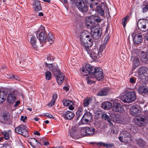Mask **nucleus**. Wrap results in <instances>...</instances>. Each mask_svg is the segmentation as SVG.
Here are the masks:
<instances>
[{
    "mask_svg": "<svg viewBox=\"0 0 148 148\" xmlns=\"http://www.w3.org/2000/svg\"><path fill=\"white\" fill-rule=\"evenodd\" d=\"M106 10V13L108 21L110 20V16L108 8L107 7L105 2L101 3L96 7L95 10L99 15L103 16L104 15L105 11Z\"/></svg>",
    "mask_w": 148,
    "mask_h": 148,
    "instance_id": "obj_1",
    "label": "nucleus"
},
{
    "mask_svg": "<svg viewBox=\"0 0 148 148\" xmlns=\"http://www.w3.org/2000/svg\"><path fill=\"white\" fill-rule=\"evenodd\" d=\"M121 99L124 103H130L134 101L136 99V95L134 91L126 92L125 94L120 97Z\"/></svg>",
    "mask_w": 148,
    "mask_h": 148,
    "instance_id": "obj_2",
    "label": "nucleus"
},
{
    "mask_svg": "<svg viewBox=\"0 0 148 148\" xmlns=\"http://www.w3.org/2000/svg\"><path fill=\"white\" fill-rule=\"evenodd\" d=\"M112 121L121 124H125L127 122V118L125 117L116 113L112 114Z\"/></svg>",
    "mask_w": 148,
    "mask_h": 148,
    "instance_id": "obj_3",
    "label": "nucleus"
},
{
    "mask_svg": "<svg viewBox=\"0 0 148 148\" xmlns=\"http://www.w3.org/2000/svg\"><path fill=\"white\" fill-rule=\"evenodd\" d=\"M75 4L79 11L84 14L88 11V7L83 0H75Z\"/></svg>",
    "mask_w": 148,
    "mask_h": 148,
    "instance_id": "obj_4",
    "label": "nucleus"
},
{
    "mask_svg": "<svg viewBox=\"0 0 148 148\" xmlns=\"http://www.w3.org/2000/svg\"><path fill=\"white\" fill-rule=\"evenodd\" d=\"M138 27L141 31L145 32L148 30V20L146 19H139L138 22Z\"/></svg>",
    "mask_w": 148,
    "mask_h": 148,
    "instance_id": "obj_5",
    "label": "nucleus"
},
{
    "mask_svg": "<svg viewBox=\"0 0 148 148\" xmlns=\"http://www.w3.org/2000/svg\"><path fill=\"white\" fill-rule=\"evenodd\" d=\"M90 77L92 78H95L98 81L101 80L104 77L103 70L100 68H95Z\"/></svg>",
    "mask_w": 148,
    "mask_h": 148,
    "instance_id": "obj_6",
    "label": "nucleus"
},
{
    "mask_svg": "<svg viewBox=\"0 0 148 148\" xmlns=\"http://www.w3.org/2000/svg\"><path fill=\"white\" fill-rule=\"evenodd\" d=\"M110 26L109 25H107L105 32L106 37L104 40L103 43L101 44L99 48L100 50L103 51L106 47L107 41L110 39V36H111V34H110Z\"/></svg>",
    "mask_w": 148,
    "mask_h": 148,
    "instance_id": "obj_7",
    "label": "nucleus"
},
{
    "mask_svg": "<svg viewBox=\"0 0 148 148\" xmlns=\"http://www.w3.org/2000/svg\"><path fill=\"white\" fill-rule=\"evenodd\" d=\"M26 128V127L25 125H20L15 128V131L17 133L25 137H28L29 136V134Z\"/></svg>",
    "mask_w": 148,
    "mask_h": 148,
    "instance_id": "obj_8",
    "label": "nucleus"
},
{
    "mask_svg": "<svg viewBox=\"0 0 148 148\" xmlns=\"http://www.w3.org/2000/svg\"><path fill=\"white\" fill-rule=\"evenodd\" d=\"M139 77L140 79H146L148 78V69L145 67H141L138 70Z\"/></svg>",
    "mask_w": 148,
    "mask_h": 148,
    "instance_id": "obj_9",
    "label": "nucleus"
},
{
    "mask_svg": "<svg viewBox=\"0 0 148 148\" xmlns=\"http://www.w3.org/2000/svg\"><path fill=\"white\" fill-rule=\"evenodd\" d=\"M93 115L90 111H86L82 118L81 121L82 124L89 123L92 120Z\"/></svg>",
    "mask_w": 148,
    "mask_h": 148,
    "instance_id": "obj_10",
    "label": "nucleus"
},
{
    "mask_svg": "<svg viewBox=\"0 0 148 148\" xmlns=\"http://www.w3.org/2000/svg\"><path fill=\"white\" fill-rule=\"evenodd\" d=\"M95 131V129L93 127H85L81 129V133L84 136H91L94 134Z\"/></svg>",
    "mask_w": 148,
    "mask_h": 148,
    "instance_id": "obj_11",
    "label": "nucleus"
},
{
    "mask_svg": "<svg viewBox=\"0 0 148 148\" xmlns=\"http://www.w3.org/2000/svg\"><path fill=\"white\" fill-rule=\"evenodd\" d=\"M117 100L115 99L114 101H112L113 102V105H112V110L113 111L119 113L122 112L124 111V109L123 106L120 103L117 102Z\"/></svg>",
    "mask_w": 148,
    "mask_h": 148,
    "instance_id": "obj_12",
    "label": "nucleus"
},
{
    "mask_svg": "<svg viewBox=\"0 0 148 148\" xmlns=\"http://www.w3.org/2000/svg\"><path fill=\"white\" fill-rule=\"evenodd\" d=\"M85 69L84 68H82V70L83 75L87 76L89 74L91 76L92 73H93L95 68L92 67L89 64H87L85 66Z\"/></svg>",
    "mask_w": 148,
    "mask_h": 148,
    "instance_id": "obj_13",
    "label": "nucleus"
},
{
    "mask_svg": "<svg viewBox=\"0 0 148 148\" xmlns=\"http://www.w3.org/2000/svg\"><path fill=\"white\" fill-rule=\"evenodd\" d=\"M131 135L128 132L123 131L120 133V136L118 137L119 140L121 142L127 143L128 140L127 138H130Z\"/></svg>",
    "mask_w": 148,
    "mask_h": 148,
    "instance_id": "obj_14",
    "label": "nucleus"
},
{
    "mask_svg": "<svg viewBox=\"0 0 148 148\" xmlns=\"http://www.w3.org/2000/svg\"><path fill=\"white\" fill-rule=\"evenodd\" d=\"M92 30L91 35L95 40H98L101 37L102 31L100 28H95Z\"/></svg>",
    "mask_w": 148,
    "mask_h": 148,
    "instance_id": "obj_15",
    "label": "nucleus"
},
{
    "mask_svg": "<svg viewBox=\"0 0 148 148\" xmlns=\"http://www.w3.org/2000/svg\"><path fill=\"white\" fill-rule=\"evenodd\" d=\"M95 116L97 117H99L101 116V118L103 120H106L110 124H111V117L110 115L109 116L105 113H102L100 111H97L95 112Z\"/></svg>",
    "mask_w": 148,
    "mask_h": 148,
    "instance_id": "obj_16",
    "label": "nucleus"
},
{
    "mask_svg": "<svg viewBox=\"0 0 148 148\" xmlns=\"http://www.w3.org/2000/svg\"><path fill=\"white\" fill-rule=\"evenodd\" d=\"M85 23L87 28L91 29V30L96 28L95 24L94 21H92L91 20V16L86 18Z\"/></svg>",
    "mask_w": 148,
    "mask_h": 148,
    "instance_id": "obj_17",
    "label": "nucleus"
},
{
    "mask_svg": "<svg viewBox=\"0 0 148 148\" xmlns=\"http://www.w3.org/2000/svg\"><path fill=\"white\" fill-rule=\"evenodd\" d=\"M36 34L37 37L40 42H44L45 41L47 38V36L45 32H44L43 31L40 32L39 31H37Z\"/></svg>",
    "mask_w": 148,
    "mask_h": 148,
    "instance_id": "obj_18",
    "label": "nucleus"
},
{
    "mask_svg": "<svg viewBox=\"0 0 148 148\" xmlns=\"http://www.w3.org/2000/svg\"><path fill=\"white\" fill-rule=\"evenodd\" d=\"M86 51H87V53L90 55V57L92 58L94 61L97 60V49H95L92 51L90 48L89 49L88 48Z\"/></svg>",
    "mask_w": 148,
    "mask_h": 148,
    "instance_id": "obj_19",
    "label": "nucleus"
},
{
    "mask_svg": "<svg viewBox=\"0 0 148 148\" xmlns=\"http://www.w3.org/2000/svg\"><path fill=\"white\" fill-rule=\"evenodd\" d=\"M140 111L139 110L138 107L134 106H132L130 108V114L134 116H138L140 114Z\"/></svg>",
    "mask_w": 148,
    "mask_h": 148,
    "instance_id": "obj_20",
    "label": "nucleus"
},
{
    "mask_svg": "<svg viewBox=\"0 0 148 148\" xmlns=\"http://www.w3.org/2000/svg\"><path fill=\"white\" fill-rule=\"evenodd\" d=\"M133 40L134 44H140L143 40V38L141 34L140 33H138L135 35L133 37Z\"/></svg>",
    "mask_w": 148,
    "mask_h": 148,
    "instance_id": "obj_21",
    "label": "nucleus"
},
{
    "mask_svg": "<svg viewBox=\"0 0 148 148\" xmlns=\"http://www.w3.org/2000/svg\"><path fill=\"white\" fill-rule=\"evenodd\" d=\"M80 40L81 43H84V40H88L89 38H90V34H88L86 31L82 32L80 34Z\"/></svg>",
    "mask_w": 148,
    "mask_h": 148,
    "instance_id": "obj_22",
    "label": "nucleus"
},
{
    "mask_svg": "<svg viewBox=\"0 0 148 148\" xmlns=\"http://www.w3.org/2000/svg\"><path fill=\"white\" fill-rule=\"evenodd\" d=\"M138 91L140 94L144 96L148 95V88L145 86H140L138 88Z\"/></svg>",
    "mask_w": 148,
    "mask_h": 148,
    "instance_id": "obj_23",
    "label": "nucleus"
},
{
    "mask_svg": "<svg viewBox=\"0 0 148 148\" xmlns=\"http://www.w3.org/2000/svg\"><path fill=\"white\" fill-rule=\"evenodd\" d=\"M55 76L56 77L58 85L61 84L63 81L66 78L64 74L61 72L58 73L57 75Z\"/></svg>",
    "mask_w": 148,
    "mask_h": 148,
    "instance_id": "obj_24",
    "label": "nucleus"
},
{
    "mask_svg": "<svg viewBox=\"0 0 148 148\" xmlns=\"http://www.w3.org/2000/svg\"><path fill=\"white\" fill-rule=\"evenodd\" d=\"M84 43H81L85 47V49L86 51L87 50V49L91 48V46L93 45V41L92 40L91 38H89L88 40H84Z\"/></svg>",
    "mask_w": 148,
    "mask_h": 148,
    "instance_id": "obj_25",
    "label": "nucleus"
},
{
    "mask_svg": "<svg viewBox=\"0 0 148 148\" xmlns=\"http://www.w3.org/2000/svg\"><path fill=\"white\" fill-rule=\"evenodd\" d=\"M110 90L108 87H105L100 90L97 94V95L100 96H106L107 95Z\"/></svg>",
    "mask_w": 148,
    "mask_h": 148,
    "instance_id": "obj_26",
    "label": "nucleus"
},
{
    "mask_svg": "<svg viewBox=\"0 0 148 148\" xmlns=\"http://www.w3.org/2000/svg\"><path fill=\"white\" fill-rule=\"evenodd\" d=\"M70 136L73 139L76 140L78 138L79 136L77 135L76 127H72L70 131Z\"/></svg>",
    "mask_w": 148,
    "mask_h": 148,
    "instance_id": "obj_27",
    "label": "nucleus"
},
{
    "mask_svg": "<svg viewBox=\"0 0 148 148\" xmlns=\"http://www.w3.org/2000/svg\"><path fill=\"white\" fill-rule=\"evenodd\" d=\"M75 114L73 112L70 111H67L65 113L62 114V116L66 120H70L74 116Z\"/></svg>",
    "mask_w": 148,
    "mask_h": 148,
    "instance_id": "obj_28",
    "label": "nucleus"
},
{
    "mask_svg": "<svg viewBox=\"0 0 148 148\" xmlns=\"http://www.w3.org/2000/svg\"><path fill=\"white\" fill-rule=\"evenodd\" d=\"M92 99L91 97H86L83 100L82 105L84 107H87L92 104Z\"/></svg>",
    "mask_w": 148,
    "mask_h": 148,
    "instance_id": "obj_29",
    "label": "nucleus"
},
{
    "mask_svg": "<svg viewBox=\"0 0 148 148\" xmlns=\"http://www.w3.org/2000/svg\"><path fill=\"white\" fill-rule=\"evenodd\" d=\"M135 141L138 146L142 148L144 147L146 145V142L142 138H137Z\"/></svg>",
    "mask_w": 148,
    "mask_h": 148,
    "instance_id": "obj_30",
    "label": "nucleus"
},
{
    "mask_svg": "<svg viewBox=\"0 0 148 148\" xmlns=\"http://www.w3.org/2000/svg\"><path fill=\"white\" fill-rule=\"evenodd\" d=\"M8 94V93L5 90L0 91V103L4 101Z\"/></svg>",
    "mask_w": 148,
    "mask_h": 148,
    "instance_id": "obj_31",
    "label": "nucleus"
},
{
    "mask_svg": "<svg viewBox=\"0 0 148 148\" xmlns=\"http://www.w3.org/2000/svg\"><path fill=\"white\" fill-rule=\"evenodd\" d=\"M33 5L35 11H39L42 9L40 3L38 1H35L33 3Z\"/></svg>",
    "mask_w": 148,
    "mask_h": 148,
    "instance_id": "obj_32",
    "label": "nucleus"
},
{
    "mask_svg": "<svg viewBox=\"0 0 148 148\" xmlns=\"http://www.w3.org/2000/svg\"><path fill=\"white\" fill-rule=\"evenodd\" d=\"M15 99L14 94L12 92H10L8 94L7 97V100L8 102L10 103H13L14 102Z\"/></svg>",
    "mask_w": 148,
    "mask_h": 148,
    "instance_id": "obj_33",
    "label": "nucleus"
},
{
    "mask_svg": "<svg viewBox=\"0 0 148 148\" xmlns=\"http://www.w3.org/2000/svg\"><path fill=\"white\" fill-rule=\"evenodd\" d=\"M102 108L105 110H108L111 108V104L109 102H105L102 103Z\"/></svg>",
    "mask_w": 148,
    "mask_h": 148,
    "instance_id": "obj_34",
    "label": "nucleus"
},
{
    "mask_svg": "<svg viewBox=\"0 0 148 148\" xmlns=\"http://www.w3.org/2000/svg\"><path fill=\"white\" fill-rule=\"evenodd\" d=\"M2 120H3L2 121L3 123H5L8 121H11L9 116L7 113H4L3 114Z\"/></svg>",
    "mask_w": 148,
    "mask_h": 148,
    "instance_id": "obj_35",
    "label": "nucleus"
},
{
    "mask_svg": "<svg viewBox=\"0 0 148 148\" xmlns=\"http://www.w3.org/2000/svg\"><path fill=\"white\" fill-rule=\"evenodd\" d=\"M37 39L36 37L34 36H32L30 39V42L31 44L34 48L37 47L36 41Z\"/></svg>",
    "mask_w": 148,
    "mask_h": 148,
    "instance_id": "obj_36",
    "label": "nucleus"
},
{
    "mask_svg": "<svg viewBox=\"0 0 148 148\" xmlns=\"http://www.w3.org/2000/svg\"><path fill=\"white\" fill-rule=\"evenodd\" d=\"M143 58H141V61L145 63L148 62V51L147 52L144 53V55H142Z\"/></svg>",
    "mask_w": 148,
    "mask_h": 148,
    "instance_id": "obj_37",
    "label": "nucleus"
},
{
    "mask_svg": "<svg viewBox=\"0 0 148 148\" xmlns=\"http://www.w3.org/2000/svg\"><path fill=\"white\" fill-rule=\"evenodd\" d=\"M134 53L138 56H140L141 58H143L142 55H144L145 52L140 49H136L134 51Z\"/></svg>",
    "mask_w": 148,
    "mask_h": 148,
    "instance_id": "obj_38",
    "label": "nucleus"
},
{
    "mask_svg": "<svg viewBox=\"0 0 148 148\" xmlns=\"http://www.w3.org/2000/svg\"><path fill=\"white\" fill-rule=\"evenodd\" d=\"M132 62L134 66L135 67H137L140 63L139 58L137 57H134Z\"/></svg>",
    "mask_w": 148,
    "mask_h": 148,
    "instance_id": "obj_39",
    "label": "nucleus"
},
{
    "mask_svg": "<svg viewBox=\"0 0 148 148\" xmlns=\"http://www.w3.org/2000/svg\"><path fill=\"white\" fill-rule=\"evenodd\" d=\"M83 112V110L82 108H79L76 112V120L78 119L79 116L82 114Z\"/></svg>",
    "mask_w": 148,
    "mask_h": 148,
    "instance_id": "obj_40",
    "label": "nucleus"
},
{
    "mask_svg": "<svg viewBox=\"0 0 148 148\" xmlns=\"http://www.w3.org/2000/svg\"><path fill=\"white\" fill-rule=\"evenodd\" d=\"M52 72L54 74L55 76L57 75V74L60 72V70L58 69V66L56 67H54L51 69Z\"/></svg>",
    "mask_w": 148,
    "mask_h": 148,
    "instance_id": "obj_41",
    "label": "nucleus"
},
{
    "mask_svg": "<svg viewBox=\"0 0 148 148\" xmlns=\"http://www.w3.org/2000/svg\"><path fill=\"white\" fill-rule=\"evenodd\" d=\"M145 119L144 118H141L138 121L137 124L139 127L143 126L145 125L144 123Z\"/></svg>",
    "mask_w": 148,
    "mask_h": 148,
    "instance_id": "obj_42",
    "label": "nucleus"
},
{
    "mask_svg": "<svg viewBox=\"0 0 148 148\" xmlns=\"http://www.w3.org/2000/svg\"><path fill=\"white\" fill-rule=\"evenodd\" d=\"M91 18L92 21H94L95 24L96 22L99 23L101 22L102 20L101 19L99 18V17L94 15H91Z\"/></svg>",
    "mask_w": 148,
    "mask_h": 148,
    "instance_id": "obj_43",
    "label": "nucleus"
},
{
    "mask_svg": "<svg viewBox=\"0 0 148 148\" xmlns=\"http://www.w3.org/2000/svg\"><path fill=\"white\" fill-rule=\"evenodd\" d=\"M29 143L33 147H35V145L34 144L36 143L37 144L38 143V141L36 139L32 138L31 140H30L29 142Z\"/></svg>",
    "mask_w": 148,
    "mask_h": 148,
    "instance_id": "obj_44",
    "label": "nucleus"
},
{
    "mask_svg": "<svg viewBox=\"0 0 148 148\" xmlns=\"http://www.w3.org/2000/svg\"><path fill=\"white\" fill-rule=\"evenodd\" d=\"M47 38L48 41L50 44L52 43L54 40V37L51 33L48 34Z\"/></svg>",
    "mask_w": 148,
    "mask_h": 148,
    "instance_id": "obj_45",
    "label": "nucleus"
},
{
    "mask_svg": "<svg viewBox=\"0 0 148 148\" xmlns=\"http://www.w3.org/2000/svg\"><path fill=\"white\" fill-rule=\"evenodd\" d=\"M129 16H127L122 20V24L124 27L125 28V25L127 23V20L129 19Z\"/></svg>",
    "mask_w": 148,
    "mask_h": 148,
    "instance_id": "obj_46",
    "label": "nucleus"
},
{
    "mask_svg": "<svg viewBox=\"0 0 148 148\" xmlns=\"http://www.w3.org/2000/svg\"><path fill=\"white\" fill-rule=\"evenodd\" d=\"M1 133L4 136L5 139L6 140H8L10 138V135L9 133L5 131L1 132Z\"/></svg>",
    "mask_w": 148,
    "mask_h": 148,
    "instance_id": "obj_47",
    "label": "nucleus"
},
{
    "mask_svg": "<svg viewBox=\"0 0 148 148\" xmlns=\"http://www.w3.org/2000/svg\"><path fill=\"white\" fill-rule=\"evenodd\" d=\"M63 103L64 106H69V105L71 104V105H73V103L72 101L69 100H63Z\"/></svg>",
    "mask_w": 148,
    "mask_h": 148,
    "instance_id": "obj_48",
    "label": "nucleus"
},
{
    "mask_svg": "<svg viewBox=\"0 0 148 148\" xmlns=\"http://www.w3.org/2000/svg\"><path fill=\"white\" fill-rule=\"evenodd\" d=\"M51 77V73L49 71H47L45 72V77L46 79L47 80H50Z\"/></svg>",
    "mask_w": 148,
    "mask_h": 148,
    "instance_id": "obj_49",
    "label": "nucleus"
},
{
    "mask_svg": "<svg viewBox=\"0 0 148 148\" xmlns=\"http://www.w3.org/2000/svg\"><path fill=\"white\" fill-rule=\"evenodd\" d=\"M98 4V3H95L93 2L91 3H90V8L92 9L93 10L95 9V7Z\"/></svg>",
    "mask_w": 148,
    "mask_h": 148,
    "instance_id": "obj_50",
    "label": "nucleus"
},
{
    "mask_svg": "<svg viewBox=\"0 0 148 148\" xmlns=\"http://www.w3.org/2000/svg\"><path fill=\"white\" fill-rule=\"evenodd\" d=\"M136 78L134 77H131L129 80V82L131 84H134L136 82Z\"/></svg>",
    "mask_w": 148,
    "mask_h": 148,
    "instance_id": "obj_51",
    "label": "nucleus"
},
{
    "mask_svg": "<svg viewBox=\"0 0 148 148\" xmlns=\"http://www.w3.org/2000/svg\"><path fill=\"white\" fill-rule=\"evenodd\" d=\"M104 51H102L101 50H100L99 49L98 51H97V54L98 56L99 57H101L102 56H103V53H104Z\"/></svg>",
    "mask_w": 148,
    "mask_h": 148,
    "instance_id": "obj_52",
    "label": "nucleus"
},
{
    "mask_svg": "<svg viewBox=\"0 0 148 148\" xmlns=\"http://www.w3.org/2000/svg\"><path fill=\"white\" fill-rule=\"evenodd\" d=\"M45 64L51 70L54 67H53L52 64L47 63V62H45Z\"/></svg>",
    "mask_w": 148,
    "mask_h": 148,
    "instance_id": "obj_53",
    "label": "nucleus"
},
{
    "mask_svg": "<svg viewBox=\"0 0 148 148\" xmlns=\"http://www.w3.org/2000/svg\"><path fill=\"white\" fill-rule=\"evenodd\" d=\"M104 143H105L102 142H99V143H92L93 145H94L95 143L98 146L100 147L102 146H104Z\"/></svg>",
    "mask_w": 148,
    "mask_h": 148,
    "instance_id": "obj_54",
    "label": "nucleus"
},
{
    "mask_svg": "<svg viewBox=\"0 0 148 148\" xmlns=\"http://www.w3.org/2000/svg\"><path fill=\"white\" fill-rule=\"evenodd\" d=\"M45 116L50 118L52 119H54V117L52 115L49 113H46L45 114Z\"/></svg>",
    "mask_w": 148,
    "mask_h": 148,
    "instance_id": "obj_55",
    "label": "nucleus"
},
{
    "mask_svg": "<svg viewBox=\"0 0 148 148\" xmlns=\"http://www.w3.org/2000/svg\"><path fill=\"white\" fill-rule=\"evenodd\" d=\"M148 10V4L145 5V7L143 9V12L144 13Z\"/></svg>",
    "mask_w": 148,
    "mask_h": 148,
    "instance_id": "obj_56",
    "label": "nucleus"
},
{
    "mask_svg": "<svg viewBox=\"0 0 148 148\" xmlns=\"http://www.w3.org/2000/svg\"><path fill=\"white\" fill-rule=\"evenodd\" d=\"M55 102L54 101H52L50 102V103L48 104V106L49 107H51L54 105Z\"/></svg>",
    "mask_w": 148,
    "mask_h": 148,
    "instance_id": "obj_57",
    "label": "nucleus"
},
{
    "mask_svg": "<svg viewBox=\"0 0 148 148\" xmlns=\"http://www.w3.org/2000/svg\"><path fill=\"white\" fill-rule=\"evenodd\" d=\"M57 97V96L56 94H54L52 96V100L56 101V98Z\"/></svg>",
    "mask_w": 148,
    "mask_h": 148,
    "instance_id": "obj_58",
    "label": "nucleus"
},
{
    "mask_svg": "<svg viewBox=\"0 0 148 148\" xmlns=\"http://www.w3.org/2000/svg\"><path fill=\"white\" fill-rule=\"evenodd\" d=\"M103 147L107 148H110L111 147V144L104 143Z\"/></svg>",
    "mask_w": 148,
    "mask_h": 148,
    "instance_id": "obj_59",
    "label": "nucleus"
},
{
    "mask_svg": "<svg viewBox=\"0 0 148 148\" xmlns=\"http://www.w3.org/2000/svg\"><path fill=\"white\" fill-rule=\"evenodd\" d=\"M27 119L26 116L24 117L23 116H21V121H23V122H24L25 120Z\"/></svg>",
    "mask_w": 148,
    "mask_h": 148,
    "instance_id": "obj_60",
    "label": "nucleus"
},
{
    "mask_svg": "<svg viewBox=\"0 0 148 148\" xmlns=\"http://www.w3.org/2000/svg\"><path fill=\"white\" fill-rule=\"evenodd\" d=\"M116 13V9L114 7L112 9V15L114 16Z\"/></svg>",
    "mask_w": 148,
    "mask_h": 148,
    "instance_id": "obj_61",
    "label": "nucleus"
},
{
    "mask_svg": "<svg viewBox=\"0 0 148 148\" xmlns=\"http://www.w3.org/2000/svg\"><path fill=\"white\" fill-rule=\"evenodd\" d=\"M95 81H93L91 80H88L87 81V83L88 84L91 85L92 84H95Z\"/></svg>",
    "mask_w": 148,
    "mask_h": 148,
    "instance_id": "obj_62",
    "label": "nucleus"
},
{
    "mask_svg": "<svg viewBox=\"0 0 148 148\" xmlns=\"http://www.w3.org/2000/svg\"><path fill=\"white\" fill-rule=\"evenodd\" d=\"M20 103V101H17L16 102L15 104L14 105V107H17L19 104Z\"/></svg>",
    "mask_w": 148,
    "mask_h": 148,
    "instance_id": "obj_63",
    "label": "nucleus"
},
{
    "mask_svg": "<svg viewBox=\"0 0 148 148\" xmlns=\"http://www.w3.org/2000/svg\"><path fill=\"white\" fill-rule=\"evenodd\" d=\"M51 57H52V56H49V57L48 56L47 58V62H48L47 63H49V62L51 61Z\"/></svg>",
    "mask_w": 148,
    "mask_h": 148,
    "instance_id": "obj_64",
    "label": "nucleus"
}]
</instances>
